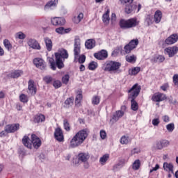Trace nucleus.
Instances as JSON below:
<instances>
[{"label":"nucleus","instance_id":"23","mask_svg":"<svg viewBox=\"0 0 178 178\" xmlns=\"http://www.w3.org/2000/svg\"><path fill=\"white\" fill-rule=\"evenodd\" d=\"M33 122L34 123H42V122H45V115L43 114L35 115Z\"/></svg>","mask_w":178,"mask_h":178},{"label":"nucleus","instance_id":"38","mask_svg":"<svg viewBox=\"0 0 178 178\" xmlns=\"http://www.w3.org/2000/svg\"><path fill=\"white\" fill-rule=\"evenodd\" d=\"M109 159V154H104L99 159V162L100 163H102V165H104V163H106V161Z\"/></svg>","mask_w":178,"mask_h":178},{"label":"nucleus","instance_id":"5","mask_svg":"<svg viewBox=\"0 0 178 178\" xmlns=\"http://www.w3.org/2000/svg\"><path fill=\"white\" fill-rule=\"evenodd\" d=\"M122 66V63L116 61H106L104 65L103 70L104 72H114V73H122V70L120 67Z\"/></svg>","mask_w":178,"mask_h":178},{"label":"nucleus","instance_id":"26","mask_svg":"<svg viewBox=\"0 0 178 178\" xmlns=\"http://www.w3.org/2000/svg\"><path fill=\"white\" fill-rule=\"evenodd\" d=\"M44 40L45 42V45H46V48H47V51L49 52L52 51V47L54 45L52 44V40L51 39H49V38H44Z\"/></svg>","mask_w":178,"mask_h":178},{"label":"nucleus","instance_id":"51","mask_svg":"<svg viewBox=\"0 0 178 178\" xmlns=\"http://www.w3.org/2000/svg\"><path fill=\"white\" fill-rule=\"evenodd\" d=\"M17 38H19V40H24V38H26V34L23 33V32H19L17 33Z\"/></svg>","mask_w":178,"mask_h":178},{"label":"nucleus","instance_id":"20","mask_svg":"<svg viewBox=\"0 0 178 178\" xmlns=\"http://www.w3.org/2000/svg\"><path fill=\"white\" fill-rule=\"evenodd\" d=\"M166 95L163 94V93H158V94H154L152 99L154 102H162V101H165L166 99Z\"/></svg>","mask_w":178,"mask_h":178},{"label":"nucleus","instance_id":"50","mask_svg":"<svg viewBox=\"0 0 178 178\" xmlns=\"http://www.w3.org/2000/svg\"><path fill=\"white\" fill-rule=\"evenodd\" d=\"M121 144H129V137L122 136L120 140Z\"/></svg>","mask_w":178,"mask_h":178},{"label":"nucleus","instance_id":"44","mask_svg":"<svg viewBox=\"0 0 178 178\" xmlns=\"http://www.w3.org/2000/svg\"><path fill=\"white\" fill-rule=\"evenodd\" d=\"M70 79V76H69V74L64 75L62 77V83H63V84L67 85V83H69Z\"/></svg>","mask_w":178,"mask_h":178},{"label":"nucleus","instance_id":"34","mask_svg":"<svg viewBox=\"0 0 178 178\" xmlns=\"http://www.w3.org/2000/svg\"><path fill=\"white\" fill-rule=\"evenodd\" d=\"M3 45L6 50L8 51H12V44L8 39L3 40Z\"/></svg>","mask_w":178,"mask_h":178},{"label":"nucleus","instance_id":"62","mask_svg":"<svg viewBox=\"0 0 178 178\" xmlns=\"http://www.w3.org/2000/svg\"><path fill=\"white\" fill-rule=\"evenodd\" d=\"M163 122H165V123H168L170 120V118H169V116H168V115H164V116L163 117Z\"/></svg>","mask_w":178,"mask_h":178},{"label":"nucleus","instance_id":"2","mask_svg":"<svg viewBox=\"0 0 178 178\" xmlns=\"http://www.w3.org/2000/svg\"><path fill=\"white\" fill-rule=\"evenodd\" d=\"M22 143L26 148H29V149H33V146L35 149H38L41 147L42 142L37 135L32 134L31 140H30L29 136H24L22 138Z\"/></svg>","mask_w":178,"mask_h":178},{"label":"nucleus","instance_id":"10","mask_svg":"<svg viewBox=\"0 0 178 178\" xmlns=\"http://www.w3.org/2000/svg\"><path fill=\"white\" fill-rule=\"evenodd\" d=\"M169 144L170 143L167 140H157L154 145V149H163V148H166Z\"/></svg>","mask_w":178,"mask_h":178},{"label":"nucleus","instance_id":"53","mask_svg":"<svg viewBox=\"0 0 178 178\" xmlns=\"http://www.w3.org/2000/svg\"><path fill=\"white\" fill-rule=\"evenodd\" d=\"M134 0H120L121 5H127L133 3Z\"/></svg>","mask_w":178,"mask_h":178},{"label":"nucleus","instance_id":"3","mask_svg":"<svg viewBox=\"0 0 178 178\" xmlns=\"http://www.w3.org/2000/svg\"><path fill=\"white\" fill-rule=\"evenodd\" d=\"M87 137H88V134L86 129L79 131L70 140L71 148H77V147H80V145L86 141Z\"/></svg>","mask_w":178,"mask_h":178},{"label":"nucleus","instance_id":"59","mask_svg":"<svg viewBox=\"0 0 178 178\" xmlns=\"http://www.w3.org/2000/svg\"><path fill=\"white\" fill-rule=\"evenodd\" d=\"M146 22L147 23L148 26H149V24H152V17L148 16L146 18Z\"/></svg>","mask_w":178,"mask_h":178},{"label":"nucleus","instance_id":"52","mask_svg":"<svg viewBox=\"0 0 178 178\" xmlns=\"http://www.w3.org/2000/svg\"><path fill=\"white\" fill-rule=\"evenodd\" d=\"M119 51H122V47H118L117 49L114 50L112 52L111 56H118V55L119 54Z\"/></svg>","mask_w":178,"mask_h":178},{"label":"nucleus","instance_id":"64","mask_svg":"<svg viewBox=\"0 0 178 178\" xmlns=\"http://www.w3.org/2000/svg\"><path fill=\"white\" fill-rule=\"evenodd\" d=\"M112 120H114V122H118V120H119V118L116 113L113 115Z\"/></svg>","mask_w":178,"mask_h":178},{"label":"nucleus","instance_id":"54","mask_svg":"<svg viewBox=\"0 0 178 178\" xmlns=\"http://www.w3.org/2000/svg\"><path fill=\"white\" fill-rule=\"evenodd\" d=\"M168 102H169V104H172V105H176V104H177V99H175L173 101V97L172 96H170L168 98Z\"/></svg>","mask_w":178,"mask_h":178},{"label":"nucleus","instance_id":"24","mask_svg":"<svg viewBox=\"0 0 178 178\" xmlns=\"http://www.w3.org/2000/svg\"><path fill=\"white\" fill-rule=\"evenodd\" d=\"M85 47L87 49H92L95 47V40L94 39H88L85 42Z\"/></svg>","mask_w":178,"mask_h":178},{"label":"nucleus","instance_id":"7","mask_svg":"<svg viewBox=\"0 0 178 178\" xmlns=\"http://www.w3.org/2000/svg\"><path fill=\"white\" fill-rule=\"evenodd\" d=\"M49 63H50V67L52 70H56V67L58 69H63L65 67V64H63V61L62 59L56 58V63L54 58H51L49 60Z\"/></svg>","mask_w":178,"mask_h":178},{"label":"nucleus","instance_id":"32","mask_svg":"<svg viewBox=\"0 0 178 178\" xmlns=\"http://www.w3.org/2000/svg\"><path fill=\"white\" fill-rule=\"evenodd\" d=\"M83 19H84V14L83 13H80L76 17H74L72 20L75 24H79Z\"/></svg>","mask_w":178,"mask_h":178},{"label":"nucleus","instance_id":"61","mask_svg":"<svg viewBox=\"0 0 178 178\" xmlns=\"http://www.w3.org/2000/svg\"><path fill=\"white\" fill-rule=\"evenodd\" d=\"M6 127H5V130L0 132V137H6Z\"/></svg>","mask_w":178,"mask_h":178},{"label":"nucleus","instance_id":"13","mask_svg":"<svg viewBox=\"0 0 178 178\" xmlns=\"http://www.w3.org/2000/svg\"><path fill=\"white\" fill-rule=\"evenodd\" d=\"M27 44L29 47H30V48H32V49H37L38 51L41 49V46L40 45V43L35 39L30 38L28 40Z\"/></svg>","mask_w":178,"mask_h":178},{"label":"nucleus","instance_id":"28","mask_svg":"<svg viewBox=\"0 0 178 178\" xmlns=\"http://www.w3.org/2000/svg\"><path fill=\"white\" fill-rule=\"evenodd\" d=\"M163 168L164 169V170H166V172H168V170H169V172H171V173H174L173 172V164H172V163H167L165 162L163 164Z\"/></svg>","mask_w":178,"mask_h":178},{"label":"nucleus","instance_id":"42","mask_svg":"<svg viewBox=\"0 0 178 178\" xmlns=\"http://www.w3.org/2000/svg\"><path fill=\"white\" fill-rule=\"evenodd\" d=\"M101 101V97L99 96H95L92 99V105H98Z\"/></svg>","mask_w":178,"mask_h":178},{"label":"nucleus","instance_id":"60","mask_svg":"<svg viewBox=\"0 0 178 178\" xmlns=\"http://www.w3.org/2000/svg\"><path fill=\"white\" fill-rule=\"evenodd\" d=\"M158 169H159V164H156L155 167L150 170L149 173H152V172H156Z\"/></svg>","mask_w":178,"mask_h":178},{"label":"nucleus","instance_id":"17","mask_svg":"<svg viewBox=\"0 0 178 178\" xmlns=\"http://www.w3.org/2000/svg\"><path fill=\"white\" fill-rule=\"evenodd\" d=\"M169 58H173L177 54L178 47L176 46L167 47L164 49Z\"/></svg>","mask_w":178,"mask_h":178},{"label":"nucleus","instance_id":"58","mask_svg":"<svg viewBox=\"0 0 178 178\" xmlns=\"http://www.w3.org/2000/svg\"><path fill=\"white\" fill-rule=\"evenodd\" d=\"M161 88L163 90V91H166V90H168V88H169V84L165 83L161 86Z\"/></svg>","mask_w":178,"mask_h":178},{"label":"nucleus","instance_id":"43","mask_svg":"<svg viewBox=\"0 0 178 178\" xmlns=\"http://www.w3.org/2000/svg\"><path fill=\"white\" fill-rule=\"evenodd\" d=\"M63 126L66 131H70V124L69 123V121H67V120L65 119L63 120Z\"/></svg>","mask_w":178,"mask_h":178},{"label":"nucleus","instance_id":"27","mask_svg":"<svg viewBox=\"0 0 178 178\" xmlns=\"http://www.w3.org/2000/svg\"><path fill=\"white\" fill-rule=\"evenodd\" d=\"M109 13L110 10L108 9L102 17L103 23H105L106 24H109V22L111 20V18L109 17Z\"/></svg>","mask_w":178,"mask_h":178},{"label":"nucleus","instance_id":"48","mask_svg":"<svg viewBox=\"0 0 178 178\" xmlns=\"http://www.w3.org/2000/svg\"><path fill=\"white\" fill-rule=\"evenodd\" d=\"M53 86L56 89L60 88V87H62V82H60L59 80L54 81Z\"/></svg>","mask_w":178,"mask_h":178},{"label":"nucleus","instance_id":"35","mask_svg":"<svg viewBox=\"0 0 178 178\" xmlns=\"http://www.w3.org/2000/svg\"><path fill=\"white\" fill-rule=\"evenodd\" d=\"M56 3H58V0L50 1L44 6V9H49L52 6H56Z\"/></svg>","mask_w":178,"mask_h":178},{"label":"nucleus","instance_id":"33","mask_svg":"<svg viewBox=\"0 0 178 178\" xmlns=\"http://www.w3.org/2000/svg\"><path fill=\"white\" fill-rule=\"evenodd\" d=\"M23 74V71L22 70H15L11 73V77L13 79H17Z\"/></svg>","mask_w":178,"mask_h":178},{"label":"nucleus","instance_id":"46","mask_svg":"<svg viewBox=\"0 0 178 178\" xmlns=\"http://www.w3.org/2000/svg\"><path fill=\"white\" fill-rule=\"evenodd\" d=\"M133 49H134L133 47H131V46L129 45V44H126L124 47V51L125 52V54H130V52H131L133 51Z\"/></svg>","mask_w":178,"mask_h":178},{"label":"nucleus","instance_id":"9","mask_svg":"<svg viewBox=\"0 0 178 178\" xmlns=\"http://www.w3.org/2000/svg\"><path fill=\"white\" fill-rule=\"evenodd\" d=\"M54 138L58 141V143H63L65 141V136H63V131L60 127H57L54 131Z\"/></svg>","mask_w":178,"mask_h":178},{"label":"nucleus","instance_id":"25","mask_svg":"<svg viewBox=\"0 0 178 178\" xmlns=\"http://www.w3.org/2000/svg\"><path fill=\"white\" fill-rule=\"evenodd\" d=\"M152 62H154V63H162L165 62V56L162 55H156L152 59Z\"/></svg>","mask_w":178,"mask_h":178},{"label":"nucleus","instance_id":"45","mask_svg":"<svg viewBox=\"0 0 178 178\" xmlns=\"http://www.w3.org/2000/svg\"><path fill=\"white\" fill-rule=\"evenodd\" d=\"M136 58L134 55L127 56L126 57V60L127 62H129V63H133V62H136Z\"/></svg>","mask_w":178,"mask_h":178},{"label":"nucleus","instance_id":"30","mask_svg":"<svg viewBox=\"0 0 178 178\" xmlns=\"http://www.w3.org/2000/svg\"><path fill=\"white\" fill-rule=\"evenodd\" d=\"M83 99V94L81 93V91L79 92L78 95H76L75 98V105L76 106H80L81 105V100Z\"/></svg>","mask_w":178,"mask_h":178},{"label":"nucleus","instance_id":"12","mask_svg":"<svg viewBox=\"0 0 178 178\" xmlns=\"http://www.w3.org/2000/svg\"><path fill=\"white\" fill-rule=\"evenodd\" d=\"M93 56L96 59H98V60H104V59L108 58V51L105 49H102L97 53H95Z\"/></svg>","mask_w":178,"mask_h":178},{"label":"nucleus","instance_id":"56","mask_svg":"<svg viewBox=\"0 0 178 178\" xmlns=\"http://www.w3.org/2000/svg\"><path fill=\"white\" fill-rule=\"evenodd\" d=\"M100 137L102 140H105L106 138V132L104 130L100 131Z\"/></svg>","mask_w":178,"mask_h":178},{"label":"nucleus","instance_id":"19","mask_svg":"<svg viewBox=\"0 0 178 178\" xmlns=\"http://www.w3.org/2000/svg\"><path fill=\"white\" fill-rule=\"evenodd\" d=\"M125 6L124 12L127 15H130V13H133V12H136L137 9V5L134 3H131L129 4H124Z\"/></svg>","mask_w":178,"mask_h":178},{"label":"nucleus","instance_id":"21","mask_svg":"<svg viewBox=\"0 0 178 178\" xmlns=\"http://www.w3.org/2000/svg\"><path fill=\"white\" fill-rule=\"evenodd\" d=\"M28 90L32 95H35V94H37V88L34 85V81L31 79L29 81Z\"/></svg>","mask_w":178,"mask_h":178},{"label":"nucleus","instance_id":"18","mask_svg":"<svg viewBox=\"0 0 178 178\" xmlns=\"http://www.w3.org/2000/svg\"><path fill=\"white\" fill-rule=\"evenodd\" d=\"M33 63L36 66V67L41 69V70H45V67H47V65L45 64V63L42 58H37L33 59Z\"/></svg>","mask_w":178,"mask_h":178},{"label":"nucleus","instance_id":"6","mask_svg":"<svg viewBox=\"0 0 178 178\" xmlns=\"http://www.w3.org/2000/svg\"><path fill=\"white\" fill-rule=\"evenodd\" d=\"M120 27L122 30H127L129 29H133L136 26H138V22H137V19L131 18L129 19H122L120 20Z\"/></svg>","mask_w":178,"mask_h":178},{"label":"nucleus","instance_id":"15","mask_svg":"<svg viewBox=\"0 0 178 178\" xmlns=\"http://www.w3.org/2000/svg\"><path fill=\"white\" fill-rule=\"evenodd\" d=\"M20 129V124L19 123L8 124L6 126V133H15Z\"/></svg>","mask_w":178,"mask_h":178},{"label":"nucleus","instance_id":"1","mask_svg":"<svg viewBox=\"0 0 178 178\" xmlns=\"http://www.w3.org/2000/svg\"><path fill=\"white\" fill-rule=\"evenodd\" d=\"M141 91V86L138 83H135L129 90L130 93L129 98H131V108L132 111H138V103L136 102V98L138 97Z\"/></svg>","mask_w":178,"mask_h":178},{"label":"nucleus","instance_id":"31","mask_svg":"<svg viewBox=\"0 0 178 178\" xmlns=\"http://www.w3.org/2000/svg\"><path fill=\"white\" fill-rule=\"evenodd\" d=\"M141 72V67H135L131 69V70H129V74L130 76H136V74H138Z\"/></svg>","mask_w":178,"mask_h":178},{"label":"nucleus","instance_id":"11","mask_svg":"<svg viewBox=\"0 0 178 178\" xmlns=\"http://www.w3.org/2000/svg\"><path fill=\"white\" fill-rule=\"evenodd\" d=\"M51 22L53 26H65L66 19L60 17H54L51 19Z\"/></svg>","mask_w":178,"mask_h":178},{"label":"nucleus","instance_id":"29","mask_svg":"<svg viewBox=\"0 0 178 178\" xmlns=\"http://www.w3.org/2000/svg\"><path fill=\"white\" fill-rule=\"evenodd\" d=\"M161 19H162V12L161 10H156L154 13L155 23H160Z\"/></svg>","mask_w":178,"mask_h":178},{"label":"nucleus","instance_id":"47","mask_svg":"<svg viewBox=\"0 0 178 178\" xmlns=\"http://www.w3.org/2000/svg\"><path fill=\"white\" fill-rule=\"evenodd\" d=\"M19 101H21V102H23L24 104H26L29 102V99H27V96L26 95L22 94L21 95H19Z\"/></svg>","mask_w":178,"mask_h":178},{"label":"nucleus","instance_id":"14","mask_svg":"<svg viewBox=\"0 0 178 178\" xmlns=\"http://www.w3.org/2000/svg\"><path fill=\"white\" fill-rule=\"evenodd\" d=\"M55 58H59V59H67V58H69L67 50L65 49L58 50V52L55 53Z\"/></svg>","mask_w":178,"mask_h":178},{"label":"nucleus","instance_id":"49","mask_svg":"<svg viewBox=\"0 0 178 178\" xmlns=\"http://www.w3.org/2000/svg\"><path fill=\"white\" fill-rule=\"evenodd\" d=\"M166 129L169 133H172L175 130V124L170 123L166 125Z\"/></svg>","mask_w":178,"mask_h":178},{"label":"nucleus","instance_id":"37","mask_svg":"<svg viewBox=\"0 0 178 178\" xmlns=\"http://www.w3.org/2000/svg\"><path fill=\"white\" fill-rule=\"evenodd\" d=\"M98 67V63L95 61H92L88 65L89 70H95Z\"/></svg>","mask_w":178,"mask_h":178},{"label":"nucleus","instance_id":"8","mask_svg":"<svg viewBox=\"0 0 178 178\" xmlns=\"http://www.w3.org/2000/svg\"><path fill=\"white\" fill-rule=\"evenodd\" d=\"M77 159L78 161L75 162V166H79V165L83 162L88 161V159H90V154L81 152L78 154Z\"/></svg>","mask_w":178,"mask_h":178},{"label":"nucleus","instance_id":"39","mask_svg":"<svg viewBox=\"0 0 178 178\" xmlns=\"http://www.w3.org/2000/svg\"><path fill=\"white\" fill-rule=\"evenodd\" d=\"M43 81H44L46 84H51V83L54 81V78H52L51 75H47L44 77H43Z\"/></svg>","mask_w":178,"mask_h":178},{"label":"nucleus","instance_id":"16","mask_svg":"<svg viewBox=\"0 0 178 178\" xmlns=\"http://www.w3.org/2000/svg\"><path fill=\"white\" fill-rule=\"evenodd\" d=\"M178 41V35L177 33H174L170 35L167 39L165 40V44L166 45H172L177 42Z\"/></svg>","mask_w":178,"mask_h":178},{"label":"nucleus","instance_id":"41","mask_svg":"<svg viewBox=\"0 0 178 178\" xmlns=\"http://www.w3.org/2000/svg\"><path fill=\"white\" fill-rule=\"evenodd\" d=\"M74 101V98L73 97L67 98L65 101V104L67 105V108H70L72 105H73Z\"/></svg>","mask_w":178,"mask_h":178},{"label":"nucleus","instance_id":"55","mask_svg":"<svg viewBox=\"0 0 178 178\" xmlns=\"http://www.w3.org/2000/svg\"><path fill=\"white\" fill-rule=\"evenodd\" d=\"M152 123L153 126H158L161 122L159 121V118H154L152 120Z\"/></svg>","mask_w":178,"mask_h":178},{"label":"nucleus","instance_id":"40","mask_svg":"<svg viewBox=\"0 0 178 178\" xmlns=\"http://www.w3.org/2000/svg\"><path fill=\"white\" fill-rule=\"evenodd\" d=\"M141 165V161L139 159L136 160L133 163V169L134 170H138L140 169V166Z\"/></svg>","mask_w":178,"mask_h":178},{"label":"nucleus","instance_id":"36","mask_svg":"<svg viewBox=\"0 0 178 178\" xmlns=\"http://www.w3.org/2000/svg\"><path fill=\"white\" fill-rule=\"evenodd\" d=\"M138 39H134V40H131L129 43L128 44L131 47L133 48L134 49L137 48V45H138Z\"/></svg>","mask_w":178,"mask_h":178},{"label":"nucleus","instance_id":"63","mask_svg":"<svg viewBox=\"0 0 178 178\" xmlns=\"http://www.w3.org/2000/svg\"><path fill=\"white\" fill-rule=\"evenodd\" d=\"M124 165V163L123 161H120L118 163L115 164V168L117 166H119L120 168H123V166Z\"/></svg>","mask_w":178,"mask_h":178},{"label":"nucleus","instance_id":"4","mask_svg":"<svg viewBox=\"0 0 178 178\" xmlns=\"http://www.w3.org/2000/svg\"><path fill=\"white\" fill-rule=\"evenodd\" d=\"M81 51V40L79 36H76L74 38V62H79V63L83 64L86 62V55L81 54L80 56V52Z\"/></svg>","mask_w":178,"mask_h":178},{"label":"nucleus","instance_id":"22","mask_svg":"<svg viewBox=\"0 0 178 178\" xmlns=\"http://www.w3.org/2000/svg\"><path fill=\"white\" fill-rule=\"evenodd\" d=\"M55 31L56 33H57V34H67L68 33H70V31H72V29H65V27L63 26H60L58 28H56Z\"/></svg>","mask_w":178,"mask_h":178},{"label":"nucleus","instance_id":"57","mask_svg":"<svg viewBox=\"0 0 178 178\" xmlns=\"http://www.w3.org/2000/svg\"><path fill=\"white\" fill-rule=\"evenodd\" d=\"M115 115H117V116H118V118H122V116H124V111H118L115 112Z\"/></svg>","mask_w":178,"mask_h":178}]
</instances>
